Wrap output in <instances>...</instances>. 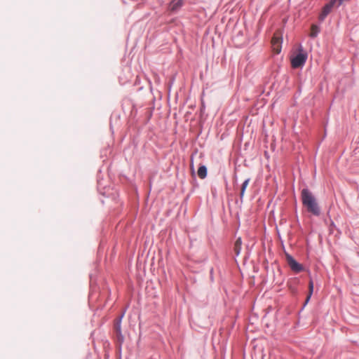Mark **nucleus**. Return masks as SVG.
<instances>
[{"mask_svg": "<svg viewBox=\"0 0 359 359\" xmlns=\"http://www.w3.org/2000/svg\"><path fill=\"white\" fill-rule=\"evenodd\" d=\"M301 198L303 205L307 211L315 216H319L320 209L317 203L316 198L313 194L308 189H304L301 192Z\"/></svg>", "mask_w": 359, "mask_h": 359, "instance_id": "f257e3e1", "label": "nucleus"}, {"mask_svg": "<svg viewBox=\"0 0 359 359\" xmlns=\"http://www.w3.org/2000/svg\"><path fill=\"white\" fill-rule=\"evenodd\" d=\"M302 49H300V52L291 60V65L293 68H299L302 67L307 59V54L306 53L302 52Z\"/></svg>", "mask_w": 359, "mask_h": 359, "instance_id": "f03ea898", "label": "nucleus"}, {"mask_svg": "<svg viewBox=\"0 0 359 359\" xmlns=\"http://www.w3.org/2000/svg\"><path fill=\"white\" fill-rule=\"evenodd\" d=\"M281 43L282 39L280 38L278 34L275 33L271 39V46L273 50L277 54L280 53Z\"/></svg>", "mask_w": 359, "mask_h": 359, "instance_id": "7ed1b4c3", "label": "nucleus"}, {"mask_svg": "<svg viewBox=\"0 0 359 359\" xmlns=\"http://www.w3.org/2000/svg\"><path fill=\"white\" fill-rule=\"evenodd\" d=\"M336 0H332L330 3L326 4L322 9L320 14L319 15V20L323 21L326 16L330 13Z\"/></svg>", "mask_w": 359, "mask_h": 359, "instance_id": "20e7f679", "label": "nucleus"}, {"mask_svg": "<svg viewBox=\"0 0 359 359\" xmlns=\"http://www.w3.org/2000/svg\"><path fill=\"white\" fill-rule=\"evenodd\" d=\"M287 264L292 271L296 273L300 272L302 270V266L291 256H287Z\"/></svg>", "mask_w": 359, "mask_h": 359, "instance_id": "39448f33", "label": "nucleus"}, {"mask_svg": "<svg viewBox=\"0 0 359 359\" xmlns=\"http://www.w3.org/2000/svg\"><path fill=\"white\" fill-rule=\"evenodd\" d=\"M183 5L182 0H172L169 5V9L171 11H176L180 8Z\"/></svg>", "mask_w": 359, "mask_h": 359, "instance_id": "423d86ee", "label": "nucleus"}, {"mask_svg": "<svg viewBox=\"0 0 359 359\" xmlns=\"http://www.w3.org/2000/svg\"><path fill=\"white\" fill-rule=\"evenodd\" d=\"M242 241L241 238H237L234 243L233 251L236 256L240 255L241 250Z\"/></svg>", "mask_w": 359, "mask_h": 359, "instance_id": "0eeeda50", "label": "nucleus"}, {"mask_svg": "<svg viewBox=\"0 0 359 359\" xmlns=\"http://www.w3.org/2000/svg\"><path fill=\"white\" fill-rule=\"evenodd\" d=\"M198 176L201 179H204L207 176V168L205 165H201L197 172Z\"/></svg>", "mask_w": 359, "mask_h": 359, "instance_id": "6e6552de", "label": "nucleus"}, {"mask_svg": "<svg viewBox=\"0 0 359 359\" xmlns=\"http://www.w3.org/2000/svg\"><path fill=\"white\" fill-rule=\"evenodd\" d=\"M250 179H246L243 183L241 185V193H240V197L241 198H242L245 194V189L246 188L248 187V184H249V182H250Z\"/></svg>", "mask_w": 359, "mask_h": 359, "instance_id": "1a4fd4ad", "label": "nucleus"}, {"mask_svg": "<svg viewBox=\"0 0 359 359\" xmlns=\"http://www.w3.org/2000/svg\"><path fill=\"white\" fill-rule=\"evenodd\" d=\"M319 27L316 25H313L311 27L310 36L312 38L316 37L319 33Z\"/></svg>", "mask_w": 359, "mask_h": 359, "instance_id": "9d476101", "label": "nucleus"}, {"mask_svg": "<svg viewBox=\"0 0 359 359\" xmlns=\"http://www.w3.org/2000/svg\"><path fill=\"white\" fill-rule=\"evenodd\" d=\"M313 291V280H311L309 283V294L306 299V302H305L306 304H307L308 302L309 301V299L312 295Z\"/></svg>", "mask_w": 359, "mask_h": 359, "instance_id": "9b49d317", "label": "nucleus"}, {"mask_svg": "<svg viewBox=\"0 0 359 359\" xmlns=\"http://www.w3.org/2000/svg\"><path fill=\"white\" fill-rule=\"evenodd\" d=\"M191 168L192 171H194V167H193V164L192 163L191 164Z\"/></svg>", "mask_w": 359, "mask_h": 359, "instance_id": "f8f14e48", "label": "nucleus"}]
</instances>
